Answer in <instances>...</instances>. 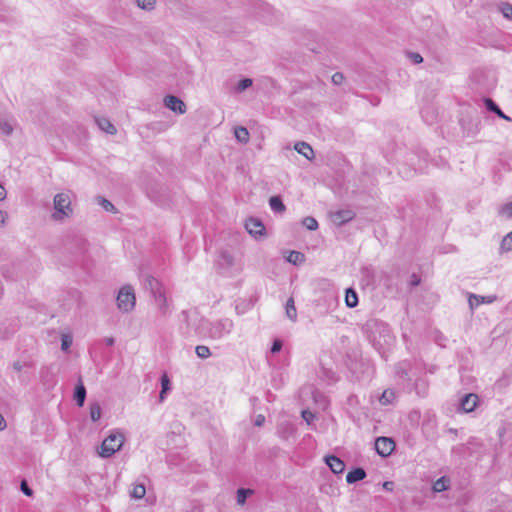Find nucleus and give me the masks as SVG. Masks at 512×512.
Here are the masks:
<instances>
[{"mask_svg":"<svg viewBox=\"0 0 512 512\" xmlns=\"http://www.w3.org/2000/svg\"><path fill=\"white\" fill-rule=\"evenodd\" d=\"M75 195L71 190H62L56 193L52 201L51 219L57 223H64L74 215L73 199Z\"/></svg>","mask_w":512,"mask_h":512,"instance_id":"obj_1","label":"nucleus"},{"mask_svg":"<svg viewBox=\"0 0 512 512\" xmlns=\"http://www.w3.org/2000/svg\"><path fill=\"white\" fill-rule=\"evenodd\" d=\"M234 329V322L230 318H221L213 321H201L198 331L204 337L211 340H220L228 335Z\"/></svg>","mask_w":512,"mask_h":512,"instance_id":"obj_2","label":"nucleus"},{"mask_svg":"<svg viewBox=\"0 0 512 512\" xmlns=\"http://www.w3.org/2000/svg\"><path fill=\"white\" fill-rule=\"evenodd\" d=\"M124 443V432L120 429H112L109 431L107 437H105L102 441V444L98 450V455L101 458H109L121 450Z\"/></svg>","mask_w":512,"mask_h":512,"instance_id":"obj_3","label":"nucleus"},{"mask_svg":"<svg viewBox=\"0 0 512 512\" xmlns=\"http://www.w3.org/2000/svg\"><path fill=\"white\" fill-rule=\"evenodd\" d=\"M117 307L123 313L131 312L136 304L134 289L130 285L123 286L117 295Z\"/></svg>","mask_w":512,"mask_h":512,"instance_id":"obj_4","label":"nucleus"},{"mask_svg":"<svg viewBox=\"0 0 512 512\" xmlns=\"http://www.w3.org/2000/svg\"><path fill=\"white\" fill-rule=\"evenodd\" d=\"M163 102L166 108H168L176 114L182 115L185 114L187 111L186 104L180 98L174 95L165 96Z\"/></svg>","mask_w":512,"mask_h":512,"instance_id":"obj_5","label":"nucleus"},{"mask_svg":"<svg viewBox=\"0 0 512 512\" xmlns=\"http://www.w3.org/2000/svg\"><path fill=\"white\" fill-rule=\"evenodd\" d=\"M377 453L383 457L389 456L395 449V443L391 438L379 437L375 441Z\"/></svg>","mask_w":512,"mask_h":512,"instance_id":"obj_6","label":"nucleus"},{"mask_svg":"<svg viewBox=\"0 0 512 512\" xmlns=\"http://www.w3.org/2000/svg\"><path fill=\"white\" fill-rule=\"evenodd\" d=\"M354 217L355 213L349 209L338 210L330 214V219L336 226H342L351 221Z\"/></svg>","mask_w":512,"mask_h":512,"instance_id":"obj_7","label":"nucleus"},{"mask_svg":"<svg viewBox=\"0 0 512 512\" xmlns=\"http://www.w3.org/2000/svg\"><path fill=\"white\" fill-rule=\"evenodd\" d=\"M245 228L253 237L262 236L265 231L263 223L256 218H249L245 222Z\"/></svg>","mask_w":512,"mask_h":512,"instance_id":"obj_8","label":"nucleus"},{"mask_svg":"<svg viewBox=\"0 0 512 512\" xmlns=\"http://www.w3.org/2000/svg\"><path fill=\"white\" fill-rule=\"evenodd\" d=\"M478 404V396L476 394H467L461 400L460 407L463 412H472Z\"/></svg>","mask_w":512,"mask_h":512,"instance_id":"obj_9","label":"nucleus"},{"mask_svg":"<svg viewBox=\"0 0 512 512\" xmlns=\"http://www.w3.org/2000/svg\"><path fill=\"white\" fill-rule=\"evenodd\" d=\"M325 462L329 466L331 471L335 474L342 473L345 469L344 462L340 458H338L334 455L327 456L325 458Z\"/></svg>","mask_w":512,"mask_h":512,"instance_id":"obj_10","label":"nucleus"},{"mask_svg":"<svg viewBox=\"0 0 512 512\" xmlns=\"http://www.w3.org/2000/svg\"><path fill=\"white\" fill-rule=\"evenodd\" d=\"M16 122L12 118H0V134L5 136L12 135Z\"/></svg>","mask_w":512,"mask_h":512,"instance_id":"obj_11","label":"nucleus"},{"mask_svg":"<svg viewBox=\"0 0 512 512\" xmlns=\"http://www.w3.org/2000/svg\"><path fill=\"white\" fill-rule=\"evenodd\" d=\"M294 149L301 155H303L307 160H312L314 158V151L312 147L303 141L297 142L294 145Z\"/></svg>","mask_w":512,"mask_h":512,"instance_id":"obj_12","label":"nucleus"},{"mask_svg":"<svg viewBox=\"0 0 512 512\" xmlns=\"http://www.w3.org/2000/svg\"><path fill=\"white\" fill-rule=\"evenodd\" d=\"M155 303L158 306L160 312L165 315L168 311V301L163 290H159L153 294Z\"/></svg>","mask_w":512,"mask_h":512,"instance_id":"obj_13","label":"nucleus"},{"mask_svg":"<svg viewBox=\"0 0 512 512\" xmlns=\"http://www.w3.org/2000/svg\"><path fill=\"white\" fill-rule=\"evenodd\" d=\"M96 123L102 131H104L108 134L114 135L117 132L116 127L107 118H104V117L96 118Z\"/></svg>","mask_w":512,"mask_h":512,"instance_id":"obj_14","label":"nucleus"},{"mask_svg":"<svg viewBox=\"0 0 512 512\" xmlns=\"http://www.w3.org/2000/svg\"><path fill=\"white\" fill-rule=\"evenodd\" d=\"M234 136L241 144H247L250 140V133L244 126H237L234 128Z\"/></svg>","mask_w":512,"mask_h":512,"instance_id":"obj_15","label":"nucleus"},{"mask_svg":"<svg viewBox=\"0 0 512 512\" xmlns=\"http://www.w3.org/2000/svg\"><path fill=\"white\" fill-rule=\"evenodd\" d=\"M495 10L501 13L504 18L512 20V4L500 1L495 4Z\"/></svg>","mask_w":512,"mask_h":512,"instance_id":"obj_16","label":"nucleus"},{"mask_svg":"<svg viewBox=\"0 0 512 512\" xmlns=\"http://www.w3.org/2000/svg\"><path fill=\"white\" fill-rule=\"evenodd\" d=\"M366 477V472L362 468H356L350 471L346 475V481L349 484L355 483L357 481L363 480Z\"/></svg>","mask_w":512,"mask_h":512,"instance_id":"obj_17","label":"nucleus"},{"mask_svg":"<svg viewBox=\"0 0 512 512\" xmlns=\"http://www.w3.org/2000/svg\"><path fill=\"white\" fill-rule=\"evenodd\" d=\"M286 260L293 265H301L305 262V255L299 251H290Z\"/></svg>","mask_w":512,"mask_h":512,"instance_id":"obj_18","label":"nucleus"},{"mask_svg":"<svg viewBox=\"0 0 512 512\" xmlns=\"http://www.w3.org/2000/svg\"><path fill=\"white\" fill-rule=\"evenodd\" d=\"M449 486H450L449 478L443 476L434 482L432 489L434 492L440 493V492L446 491L449 488Z\"/></svg>","mask_w":512,"mask_h":512,"instance_id":"obj_19","label":"nucleus"},{"mask_svg":"<svg viewBox=\"0 0 512 512\" xmlns=\"http://www.w3.org/2000/svg\"><path fill=\"white\" fill-rule=\"evenodd\" d=\"M485 105H486L488 110L496 113L502 119L507 120V121H511V118L509 116L505 115L502 112V110L496 105V103L493 100H491L489 98L485 99Z\"/></svg>","mask_w":512,"mask_h":512,"instance_id":"obj_20","label":"nucleus"},{"mask_svg":"<svg viewBox=\"0 0 512 512\" xmlns=\"http://www.w3.org/2000/svg\"><path fill=\"white\" fill-rule=\"evenodd\" d=\"M285 312L288 319L292 322L297 320V310L293 298H289L286 302Z\"/></svg>","mask_w":512,"mask_h":512,"instance_id":"obj_21","label":"nucleus"},{"mask_svg":"<svg viewBox=\"0 0 512 512\" xmlns=\"http://www.w3.org/2000/svg\"><path fill=\"white\" fill-rule=\"evenodd\" d=\"M345 303L349 308H354L358 304V296L355 290L348 288L345 294Z\"/></svg>","mask_w":512,"mask_h":512,"instance_id":"obj_22","label":"nucleus"},{"mask_svg":"<svg viewBox=\"0 0 512 512\" xmlns=\"http://www.w3.org/2000/svg\"><path fill=\"white\" fill-rule=\"evenodd\" d=\"M270 208L277 213H282L285 211L286 207L283 204L282 200L278 196H273L269 200Z\"/></svg>","mask_w":512,"mask_h":512,"instance_id":"obj_23","label":"nucleus"},{"mask_svg":"<svg viewBox=\"0 0 512 512\" xmlns=\"http://www.w3.org/2000/svg\"><path fill=\"white\" fill-rule=\"evenodd\" d=\"M74 398L80 407L83 406L86 398V389L82 383L76 386Z\"/></svg>","mask_w":512,"mask_h":512,"instance_id":"obj_24","label":"nucleus"},{"mask_svg":"<svg viewBox=\"0 0 512 512\" xmlns=\"http://www.w3.org/2000/svg\"><path fill=\"white\" fill-rule=\"evenodd\" d=\"M498 216L504 219L512 218V201L504 203L498 208Z\"/></svg>","mask_w":512,"mask_h":512,"instance_id":"obj_25","label":"nucleus"},{"mask_svg":"<svg viewBox=\"0 0 512 512\" xmlns=\"http://www.w3.org/2000/svg\"><path fill=\"white\" fill-rule=\"evenodd\" d=\"M145 285L152 292V294H155V292H158L159 290H163L159 281L151 276L146 278Z\"/></svg>","mask_w":512,"mask_h":512,"instance_id":"obj_26","label":"nucleus"},{"mask_svg":"<svg viewBox=\"0 0 512 512\" xmlns=\"http://www.w3.org/2000/svg\"><path fill=\"white\" fill-rule=\"evenodd\" d=\"M90 418L92 421L96 422L101 418L102 409L98 402H94L90 405L89 408Z\"/></svg>","mask_w":512,"mask_h":512,"instance_id":"obj_27","label":"nucleus"},{"mask_svg":"<svg viewBox=\"0 0 512 512\" xmlns=\"http://www.w3.org/2000/svg\"><path fill=\"white\" fill-rule=\"evenodd\" d=\"M146 494V488L143 484H135L130 492V496L134 499H142Z\"/></svg>","mask_w":512,"mask_h":512,"instance_id":"obj_28","label":"nucleus"},{"mask_svg":"<svg viewBox=\"0 0 512 512\" xmlns=\"http://www.w3.org/2000/svg\"><path fill=\"white\" fill-rule=\"evenodd\" d=\"M138 8L145 11H152L156 7V0H135Z\"/></svg>","mask_w":512,"mask_h":512,"instance_id":"obj_29","label":"nucleus"},{"mask_svg":"<svg viewBox=\"0 0 512 512\" xmlns=\"http://www.w3.org/2000/svg\"><path fill=\"white\" fill-rule=\"evenodd\" d=\"M394 399H395L394 391L393 390H385L382 393L379 401L383 405H388V404H391L394 401Z\"/></svg>","mask_w":512,"mask_h":512,"instance_id":"obj_30","label":"nucleus"},{"mask_svg":"<svg viewBox=\"0 0 512 512\" xmlns=\"http://www.w3.org/2000/svg\"><path fill=\"white\" fill-rule=\"evenodd\" d=\"M195 353L201 359H207L211 356L210 348L206 345L196 346Z\"/></svg>","mask_w":512,"mask_h":512,"instance_id":"obj_31","label":"nucleus"},{"mask_svg":"<svg viewBox=\"0 0 512 512\" xmlns=\"http://www.w3.org/2000/svg\"><path fill=\"white\" fill-rule=\"evenodd\" d=\"M253 491L251 489H244L241 488L237 491V503L239 505H244L246 502V499L249 495H251Z\"/></svg>","mask_w":512,"mask_h":512,"instance_id":"obj_32","label":"nucleus"},{"mask_svg":"<svg viewBox=\"0 0 512 512\" xmlns=\"http://www.w3.org/2000/svg\"><path fill=\"white\" fill-rule=\"evenodd\" d=\"M500 249L503 252H509L512 250V231L502 239Z\"/></svg>","mask_w":512,"mask_h":512,"instance_id":"obj_33","label":"nucleus"},{"mask_svg":"<svg viewBox=\"0 0 512 512\" xmlns=\"http://www.w3.org/2000/svg\"><path fill=\"white\" fill-rule=\"evenodd\" d=\"M235 263V258L233 255L227 253V252H223L220 256V264L222 266H227V267H231L233 266Z\"/></svg>","mask_w":512,"mask_h":512,"instance_id":"obj_34","label":"nucleus"},{"mask_svg":"<svg viewBox=\"0 0 512 512\" xmlns=\"http://www.w3.org/2000/svg\"><path fill=\"white\" fill-rule=\"evenodd\" d=\"M161 385H162V390L160 392L159 398H160V401L162 402L165 399L166 392L170 390V380L167 375L162 376Z\"/></svg>","mask_w":512,"mask_h":512,"instance_id":"obj_35","label":"nucleus"},{"mask_svg":"<svg viewBox=\"0 0 512 512\" xmlns=\"http://www.w3.org/2000/svg\"><path fill=\"white\" fill-rule=\"evenodd\" d=\"M302 224L310 231H315L318 229V222L314 217H305L302 220Z\"/></svg>","mask_w":512,"mask_h":512,"instance_id":"obj_36","label":"nucleus"},{"mask_svg":"<svg viewBox=\"0 0 512 512\" xmlns=\"http://www.w3.org/2000/svg\"><path fill=\"white\" fill-rule=\"evenodd\" d=\"M253 84V80L250 79V78H244L242 80H240L236 86V91L237 92H243L245 91L246 89H248L249 87H251Z\"/></svg>","mask_w":512,"mask_h":512,"instance_id":"obj_37","label":"nucleus"},{"mask_svg":"<svg viewBox=\"0 0 512 512\" xmlns=\"http://www.w3.org/2000/svg\"><path fill=\"white\" fill-rule=\"evenodd\" d=\"M72 345V336L70 334L61 335V349L67 352Z\"/></svg>","mask_w":512,"mask_h":512,"instance_id":"obj_38","label":"nucleus"},{"mask_svg":"<svg viewBox=\"0 0 512 512\" xmlns=\"http://www.w3.org/2000/svg\"><path fill=\"white\" fill-rule=\"evenodd\" d=\"M481 303H484V296H478L471 294L469 296V305L471 309H474L475 307L479 306Z\"/></svg>","mask_w":512,"mask_h":512,"instance_id":"obj_39","label":"nucleus"},{"mask_svg":"<svg viewBox=\"0 0 512 512\" xmlns=\"http://www.w3.org/2000/svg\"><path fill=\"white\" fill-rule=\"evenodd\" d=\"M331 81L334 85H341L345 81V76L341 72H336L332 75Z\"/></svg>","mask_w":512,"mask_h":512,"instance_id":"obj_40","label":"nucleus"},{"mask_svg":"<svg viewBox=\"0 0 512 512\" xmlns=\"http://www.w3.org/2000/svg\"><path fill=\"white\" fill-rule=\"evenodd\" d=\"M407 57L415 64H420L423 62V57L419 53L408 52Z\"/></svg>","mask_w":512,"mask_h":512,"instance_id":"obj_41","label":"nucleus"},{"mask_svg":"<svg viewBox=\"0 0 512 512\" xmlns=\"http://www.w3.org/2000/svg\"><path fill=\"white\" fill-rule=\"evenodd\" d=\"M99 204L106 210V211H113L114 205L105 198H100Z\"/></svg>","mask_w":512,"mask_h":512,"instance_id":"obj_42","label":"nucleus"},{"mask_svg":"<svg viewBox=\"0 0 512 512\" xmlns=\"http://www.w3.org/2000/svg\"><path fill=\"white\" fill-rule=\"evenodd\" d=\"M21 491L26 495L31 497L33 495L32 489L27 485L26 481L21 482Z\"/></svg>","mask_w":512,"mask_h":512,"instance_id":"obj_43","label":"nucleus"},{"mask_svg":"<svg viewBox=\"0 0 512 512\" xmlns=\"http://www.w3.org/2000/svg\"><path fill=\"white\" fill-rule=\"evenodd\" d=\"M302 417L307 422V424H310L315 416L312 412L304 410L302 411Z\"/></svg>","mask_w":512,"mask_h":512,"instance_id":"obj_44","label":"nucleus"},{"mask_svg":"<svg viewBox=\"0 0 512 512\" xmlns=\"http://www.w3.org/2000/svg\"><path fill=\"white\" fill-rule=\"evenodd\" d=\"M281 348H282V342L280 340H275L271 347V352L277 353L281 350Z\"/></svg>","mask_w":512,"mask_h":512,"instance_id":"obj_45","label":"nucleus"},{"mask_svg":"<svg viewBox=\"0 0 512 512\" xmlns=\"http://www.w3.org/2000/svg\"><path fill=\"white\" fill-rule=\"evenodd\" d=\"M265 422V417L264 415L262 414H258L256 417H255V420H254V424L258 427L262 426Z\"/></svg>","mask_w":512,"mask_h":512,"instance_id":"obj_46","label":"nucleus"},{"mask_svg":"<svg viewBox=\"0 0 512 512\" xmlns=\"http://www.w3.org/2000/svg\"><path fill=\"white\" fill-rule=\"evenodd\" d=\"M383 488L387 491H392L394 488V483L392 481H385L383 483Z\"/></svg>","mask_w":512,"mask_h":512,"instance_id":"obj_47","label":"nucleus"},{"mask_svg":"<svg viewBox=\"0 0 512 512\" xmlns=\"http://www.w3.org/2000/svg\"><path fill=\"white\" fill-rule=\"evenodd\" d=\"M7 219V213L0 210V227L3 226Z\"/></svg>","mask_w":512,"mask_h":512,"instance_id":"obj_48","label":"nucleus"},{"mask_svg":"<svg viewBox=\"0 0 512 512\" xmlns=\"http://www.w3.org/2000/svg\"><path fill=\"white\" fill-rule=\"evenodd\" d=\"M6 198V190L3 185L0 184V201Z\"/></svg>","mask_w":512,"mask_h":512,"instance_id":"obj_49","label":"nucleus"},{"mask_svg":"<svg viewBox=\"0 0 512 512\" xmlns=\"http://www.w3.org/2000/svg\"><path fill=\"white\" fill-rule=\"evenodd\" d=\"M6 428V421L4 417L0 414V431L4 430Z\"/></svg>","mask_w":512,"mask_h":512,"instance_id":"obj_50","label":"nucleus"},{"mask_svg":"<svg viewBox=\"0 0 512 512\" xmlns=\"http://www.w3.org/2000/svg\"><path fill=\"white\" fill-rule=\"evenodd\" d=\"M104 341H105L106 345H108V346L114 345V342H115L114 338H112V337H107V338H105Z\"/></svg>","mask_w":512,"mask_h":512,"instance_id":"obj_51","label":"nucleus"},{"mask_svg":"<svg viewBox=\"0 0 512 512\" xmlns=\"http://www.w3.org/2000/svg\"><path fill=\"white\" fill-rule=\"evenodd\" d=\"M13 369L16 371H20L22 369V365L20 364V362H15L13 364Z\"/></svg>","mask_w":512,"mask_h":512,"instance_id":"obj_52","label":"nucleus"},{"mask_svg":"<svg viewBox=\"0 0 512 512\" xmlns=\"http://www.w3.org/2000/svg\"><path fill=\"white\" fill-rule=\"evenodd\" d=\"M495 300V297H484V303H492Z\"/></svg>","mask_w":512,"mask_h":512,"instance_id":"obj_53","label":"nucleus"}]
</instances>
